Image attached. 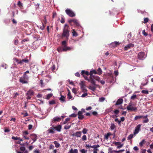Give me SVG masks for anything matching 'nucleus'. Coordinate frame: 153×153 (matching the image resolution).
Returning a JSON list of instances; mask_svg holds the SVG:
<instances>
[{
    "instance_id": "f03ea898",
    "label": "nucleus",
    "mask_w": 153,
    "mask_h": 153,
    "mask_svg": "<svg viewBox=\"0 0 153 153\" xmlns=\"http://www.w3.org/2000/svg\"><path fill=\"white\" fill-rule=\"evenodd\" d=\"M70 30L69 28L68 25L67 24H65L63 29V32L61 35V37L65 38L68 40V39L70 35Z\"/></svg>"
},
{
    "instance_id": "7c9ffc66",
    "label": "nucleus",
    "mask_w": 153,
    "mask_h": 153,
    "mask_svg": "<svg viewBox=\"0 0 153 153\" xmlns=\"http://www.w3.org/2000/svg\"><path fill=\"white\" fill-rule=\"evenodd\" d=\"M143 116L138 115L135 117L134 120H136L138 119L143 118Z\"/></svg>"
},
{
    "instance_id": "2eb2a0df",
    "label": "nucleus",
    "mask_w": 153,
    "mask_h": 153,
    "mask_svg": "<svg viewBox=\"0 0 153 153\" xmlns=\"http://www.w3.org/2000/svg\"><path fill=\"white\" fill-rule=\"evenodd\" d=\"M145 53L143 52H141L138 54V58L140 59H142L144 58Z\"/></svg>"
},
{
    "instance_id": "20e7f679",
    "label": "nucleus",
    "mask_w": 153,
    "mask_h": 153,
    "mask_svg": "<svg viewBox=\"0 0 153 153\" xmlns=\"http://www.w3.org/2000/svg\"><path fill=\"white\" fill-rule=\"evenodd\" d=\"M29 77L28 75H23L20 77L19 79V82L22 84H27L28 83V80Z\"/></svg>"
},
{
    "instance_id": "423d86ee",
    "label": "nucleus",
    "mask_w": 153,
    "mask_h": 153,
    "mask_svg": "<svg viewBox=\"0 0 153 153\" xmlns=\"http://www.w3.org/2000/svg\"><path fill=\"white\" fill-rule=\"evenodd\" d=\"M62 46L64 51H66L71 49L70 47H68L67 46V42L65 40L62 42Z\"/></svg>"
},
{
    "instance_id": "a211bd4d",
    "label": "nucleus",
    "mask_w": 153,
    "mask_h": 153,
    "mask_svg": "<svg viewBox=\"0 0 153 153\" xmlns=\"http://www.w3.org/2000/svg\"><path fill=\"white\" fill-rule=\"evenodd\" d=\"M148 115H146V116H143V118L145 119L143 120V122L144 123H147L149 121V120L147 118Z\"/></svg>"
},
{
    "instance_id": "69168bd1",
    "label": "nucleus",
    "mask_w": 153,
    "mask_h": 153,
    "mask_svg": "<svg viewBox=\"0 0 153 153\" xmlns=\"http://www.w3.org/2000/svg\"><path fill=\"white\" fill-rule=\"evenodd\" d=\"M72 91L74 94H76V91L75 88H73L72 90Z\"/></svg>"
},
{
    "instance_id": "bb28decb",
    "label": "nucleus",
    "mask_w": 153,
    "mask_h": 153,
    "mask_svg": "<svg viewBox=\"0 0 153 153\" xmlns=\"http://www.w3.org/2000/svg\"><path fill=\"white\" fill-rule=\"evenodd\" d=\"M73 32H72V35L75 37H76L78 36V34L75 31L74 29L72 30Z\"/></svg>"
},
{
    "instance_id": "4d7b16f0",
    "label": "nucleus",
    "mask_w": 153,
    "mask_h": 153,
    "mask_svg": "<svg viewBox=\"0 0 153 153\" xmlns=\"http://www.w3.org/2000/svg\"><path fill=\"white\" fill-rule=\"evenodd\" d=\"M77 114L74 113L72 114L70 116V117H76Z\"/></svg>"
},
{
    "instance_id": "9d476101",
    "label": "nucleus",
    "mask_w": 153,
    "mask_h": 153,
    "mask_svg": "<svg viewBox=\"0 0 153 153\" xmlns=\"http://www.w3.org/2000/svg\"><path fill=\"white\" fill-rule=\"evenodd\" d=\"M69 23L71 25V23L72 22H73L74 24L76 26H79V22H78V21L75 19H70L68 20Z\"/></svg>"
},
{
    "instance_id": "a19ab883",
    "label": "nucleus",
    "mask_w": 153,
    "mask_h": 153,
    "mask_svg": "<svg viewBox=\"0 0 153 153\" xmlns=\"http://www.w3.org/2000/svg\"><path fill=\"white\" fill-rule=\"evenodd\" d=\"M18 5L20 8L22 7V4L21 2L20 1H19L18 2Z\"/></svg>"
},
{
    "instance_id": "864d4df0",
    "label": "nucleus",
    "mask_w": 153,
    "mask_h": 153,
    "mask_svg": "<svg viewBox=\"0 0 153 153\" xmlns=\"http://www.w3.org/2000/svg\"><path fill=\"white\" fill-rule=\"evenodd\" d=\"M80 151L82 153H86L87 150H85L84 149H82L80 150Z\"/></svg>"
},
{
    "instance_id": "09e8293b",
    "label": "nucleus",
    "mask_w": 153,
    "mask_h": 153,
    "mask_svg": "<svg viewBox=\"0 0 153 153\" xmlns=\"http://www.w3.org/2000/svg\"><path fill=\"white\" fill-rule=\"evenodd\" d=\"M20 149L21 151H24L25 150V148L24 146H21Z\"/></svg>"
},
{
    "instance_id": "c9c22d12",
    "label": "nucleus",
    "mask_w": 153,
    "mask_h": 153,
    "mask_svg": "<svg viewBox=\"0 0 153 153\" xmlns=\"http://www.w3.org/2000/svg\"><path fill=\"white\" fill-rule=\"evenodd\" d=\"M145 142V140L144 139L142 141L139 143V145L141 147H142L143 146V145L144 143Z\"/></svg>"
},
{
    "instance_id": "6ab92c4d",
    "label": "nucleus",
    "mask_w": 153,
    "mask_h": 153,
    "mask_svg": "<svg viewBox=\"0 0 153 153\" xmlns=\"http://www.w3.org/2000/svg\"><path fill=\"white\" fill-rule=\"evenodd\" d=\"M81 74L82 76H84L85 74L88 76L90 75V73L88 71H86L85 70H82L81 72Z\"/></svg>"
},
{
    "instance_id": "ddd939ff",
    "label": "nucleus",
    "mask_w": 153,
    "mask_h": 153,
    "mask_svg": "<svg viewBox=\"0 0 153 153\" xmlns=\"http://www.w3.org/2000/svg\"><path fill=\"white\" fill-rule=\"evenodd\" d=\"M141 126V124L138 125L137 126L134 132V134H137L138 133L139 131L140 130V128Z\"/></svg>"
},
{
    "instance_id": "c85d7f7f",
    "label": "nucleus",
    "mask_w": 153,
    "mask_h": 153,
    "mask_svg": "<svg viewBox=\"0 0 153 153\" xmlns=\"http://www.w3.org/2000/svg\"><path fill=\"white\" fill-rule=\"evenodd\" d=\"M137 99V96L135 94H133L131 97V99L132 100H134Z\"/></svg>"
},
{
    "instance_id": "72a5a7b5",
    "label": "nucleus",
    "mask_w": 153,
    "mask_h": 153,
    "mask_svg": "<svg viewBox=\"0 0 153 153\" xmlns=\"http://www.w3.org/2000/svg\"><path fill=\"white\" fill-rule=\"evenodd\" d=\"M110 135L111 134L109 133H108L106 134H105L104 135L105 139L108 140Z\"/></svg>"
},
{
    "instance_id": "39448f33",
    "label": "nucleus",
    "mask_w": 153,
    "mask_h": 153,
    "mask_svg": "<svg viewBox=\"0 0 153 153\" xmlns=\"http://www.w3.org/2000/svg\"><path fill=\"white\" fill-rule=\"evenodd\" d=\"M86 148L88 149H90V148H92L94 149L93 153H97L98 151H99V149H98L100 147L99 145H93L92 146L89 145L88 144H86L85 146Z\"/></svg>"
},
{
    "instance_id": "774afa93",
    "label": "nucleus",
    "mask_w": 153,
    "mask_h": 153,
    "mask_svg": "<svg viewBox=\"0 0 153 153\" xmlns=\"http://www.w3.org/2000/svg\"><path fill=\"white\" fill-rule=\"evenodd\" d=\"M42 26H41L40 27V29L42 30H43L45 28V26H44V24H43V23L42 22Z\"/></svg>"
},
{
    "instance_id": "393cba45",
    "label": "nucleus",
    "mask_w": 153,
    "mask_h": 153,
    "mask_svg": "<svg viewBox=\"0 0 153 153\" xmlns=\"http://www.w3.org/2000/svg\"><path fill=\"white\" fill-rule=\"evenodd\" d=\"M60 95L61 96V97L59 98V100L63 102H65V97L64 96L62 95L61 93H60Z\"/></svg>"
},
{
    "instance_id": "f3484780",
    "label": "nucleus",
    "mask_w": 153,
    "mask_h": 153,
    "mask_svg": "<svg viewBox=\"0 0 153 153\" xmlns=\"http://www.w3.org/2000/svg\"><path fill=\"white\" fill-rule=\"evenodd\" d=\"M123 101V100L122 99H118L116 102L115 105H119L122 104Z\"/></svg>"
},
{
    "instance_id": "5fc2aeb1",
    "label": "nucleus",
    "mask_w": 153,
    "mask_h": 153,
    "mask_svg": "<svg viewBox=\"0 0 153 153\" xmlns=\"http://www.w3.org/2000/svg\"><path fill=\"white\" fill-rule=\"evenodd\" d=\"M142 34L145 36H147L148 35V34L145 32V30H144L142 32Z\"/></svg>"
},
{
    "instance_id": "6e6552de",
    "label": "nucleus",
    "mask_w": 153,
    "mask_h": 153,
    "mask_svg": "<svg viewBox=\"0 0 153 153\" xmlns=\"http://www.w3.org/2000/svg\"><path fill=\"white\" fill-rule=\"evenodd\" d=\"M127 109L128 111H136L137 110V107H133L131 102L129 103L127 107Z\"/></svg>"
},
{
    "instance_id": "7ed1b4c3",
    "label": "nucleus",
    "mask_w": 153,
    "mask_h": 153,
    "mask_svg": "<svg viewBox=\"0 0 153 153\" xmlns=\"http://www.w3.org/2000/svg\"><path fill=\"white\" fill-rule=\"evenodd\" d=\"M52 126L50 127L48 130L47 132L48 134H54L55 133V130L60 132L61 131L62 126L59 125L57 126H55L51 125Z\"/></svg>"
},
{
    "instance_id": "13d9d810",
    "label": "nucleus",
    "mask_w": 153,
    "mask_h": 153,
    "mask_svg": "<svg viewBox=\"0 0 153 153\" xmlns=\"http://www.w3.org/2000/svg\"><path fill=\"white\" fill-rule=\"evenodd\" d=\"M115 121L117 122L119 125H120V124L121 121L118 120V118H116L115 119Z\"/></svg>"
},
{
    "instance_id": "412c9836",
    "label": "nucleus",
    "mask_w": 153,
    "mask_h": 153,
    "mask_svg": "<svg viewBox=\"0 0 153 153\" xmlns=\"http://www.w3.org/2000/svg\"><path fill=\"white\" fill-rule=\"evenodd\" d=\"M69 152L70 153H78V151L76 149H71L70 150Z\"/></svg>"
},
{
    "instance_id": "a18cd8bd",
    "label": "nucleus",
    "mask_w": 153,
    "mask_h": 153,
    "mask_svg": "<svg viewBox=\"0 0 153 153\" xmlns=\"http://www.w3.org/2000/svg\"><path fill=\"white\" fill-rule=\"evenodd\" d=\"M114 112L116 115H118L119 112V111L118 109H116L114 111Z\"/></svg>"
},
{
    "instance_id": "4c0bfd02",
    "label": "nucleus",
    "mask_w": 153,
    "mask_h": 153,
    "mask_svg": "<svg viewBox=\"0 0 153 153\" xmlns=\"http://www.w3.org/2000/svg\"><path fill=\"white\" fill-rule=\"evenodd\" d=\"M79 85H80L81 87L85 86L84 82V81H81V82L79 83Z\"/></svg>"
},
{
    "instance_id": "4468645a",
    "label": "nucleus",
    "mask_w": 153,
    "mask_h": 153,
    "mask_svg": "<svg viewBox=\"0 0 153 153\" xmlns=\"http://www.w3.org/2000/svg\"><path fill=\"white\" fill-rule=\"evenodd\" d=\"M134 46V45L132 43H130L126 46L124 48V50L126 51L131 48H132Z\"/></svg>"
},
{
    "instance_id": "8fccbe9b",
    "label": "nucleus",
    "mask_w": 153,
    "mask_h": 153,
    "mask_svg": "<svg viewBox=\"0 0 153 153\" xmlns=\"http://www.w3.org/2000/svg\"><path fill=\"white\" fill-rule=\"evenodd\" d=\"M133 137V135L132 134H130L128 136V140H131V139Z\"/></svg>"
},
{
    "instance_id": "680f3d73",
    "label": "nucleus",
    "mask_w": 153,
    "mask_h": 153,
    "mask_svg": "<svg viewBox=\"0 0 153 153\" xmlns=\"http://www.w3.org/2000/svg\"><path fill=\"white\" fill-rule=\"evenodd\" d=\"M61 22L62 24H63L65 23V19L63 17H61V19L60 21Z\"/></svg>"
},
{
    "instance_id": "cd10ccee",
    "label": "nucleus",
    "mask_w": 153,
    "mask_h": 153,
    "mask_svg": "<svg viewBox=\"0 0 153 153\" xmlns=\"http://www.w3.org/2000/svg\"><path fill=\"white\" fill-rule=\"evenodd\" d=\"M116 126L114 123H111L110 128L111 130H113L115 128H116Z\"/></svg>"
},
{
    "instance_id": "aec40b11",
    "label": "nucleus",
    "mask_w": 153,
    "mask_h": 153,
    "mask_svg": "<svg viewBox=\"0 0 153 153\" xmlns=\"http://www.w3.org/2000/svg\"><path fill=\"white\" fill-rule=\"evenodd\" d=\"M116 146H118L117 147V148H120L122 147L123 146V144H121V143L120 142H117L114 143Z\"/></svg>"
},
{
    "instance_id": "58836bf2",
    "label": "nucleus",
    "mask_w": 153,
    "mask_h": 153,
    "mask_svg": "<svg viewBox=\"0 0 153 153\" xmlns=\"http://www.w3.org/2000/svg\"><path fill=\"white\" fill-rule=\"evenodd\" d=\"M69 92L68 93V98L69 99H71L72 98V97L71 95V93L69 91V90H68Z\"/></svg>"
},
{
    "instance_id": "0eeeda50",
    "label": "nucleus",
    "mask_w": 153,
    "mask_h": 153,
    "mask_svg": "<svg viewBox=\"0 0 153 153\" xmlns=\"http://www.w3.org/2000/svg\"><path fill=\"white\" fill-rule=\"evenodd\" d=\"M15 61L18 64H20L21 65L23 64L24 63H28L29 62V60L28 59H23L22 60L19 61L17 59L15 58Z\"/></svg>"
},
{
    "instance_id": "1a4fd4ad",
    "label": "nucleus",
    "mask_w": 153,
    "mask_h": 153,
    "mask_svg": "<svg viewBox=\"0 0 153 153\" xmlns=\"http://www.w3.org/2000/svg\"><path fill=\"white\" fill-rule=\"evenodd\" d=\"M65 11L66 14L70 17H73L75 16L74 12L69 9L66 10Z\"/></svg>"
},
{
    "instance_id": "0e129e2a",
    "label": "nucleus",
    "mask_w": 153,
    "mask_h": 153,
    "mask_svg": "<svg viewBox=\"0 0 153 153\" xmlns=\"http://www.w3.org/2000/svg\"><path fill=\"white\" fill-rule=\"evenodd\" d=\"M98 82H100L102 85H104L105 83V82L103 80H100V79L99 81H97Z\"/></svg>"
},
{
    "instance_id": "052dcab7",
    "label": "nucleus",
    "mask_w": 153,
    "mask_h": 153,
    "mask_svg": "<svg viewBox=\"0 0 153 153\" xmlns=\"http://www.w3.org/2000/svg\"><path fill=\"white\" fill-rule=\"evenodd\" d=\"M89 88L92 91H94V90H95L96 88L93 86H90L89 87Z\"/></svg>"
},
{
    "instance_id": "b1692460",
    "label": "nucleus",
    "mask_w": 153,
    "mask_h": 153,
    "mask_svg": "<svg viewBox=\"0 0 153 153\" xmlns=\"http://www.w3.org/2000/svg\"><path fill=\"white\" fill-rule=\"evenodd\" d=\"M97 71V74H98L99 75H101L102 74V71L101 69V68H98Z\"/></svg>"
},
{
    "instance_id": "c03bdc74",
    "label": "nucleus",
    "mask_w": 153,
    "mask_h": 153,
    "mask_svg": "<svg viewBox=\"0 0 153 153\" xmlns=\"http://www.w3.org/2000/svg\"><path fill=\"white\" fill-rule=\"evenodd\" d=\"M83 76L85 80H88L89 82H90L91 79H90V77H89V79H88V77L86 76L85 75H84V76Z\"/></svg>"
},
{
    "instance_id": "473e14b6",
    "label": "nucleus",
    "mask_w": 153,
    "mask_h": 153,
    "mask_svg": "<svg viewBox=\"0 0 153 153\" xmlns=\"http://www.w3.org/2000/svg\"><path fill=\"white\" fill-rule=\"evenodd\" d=\"M53 95V94H48L46 96V99H47V100L49 99Z\"/></svg>"
},
{
    "instance_id": "2f4dec72",
    "label": "nucleus",
    "mask_w": 153,
    "mask_h": 153,
    "mask_svg": "<svg viewBox=\"0 0 153 153\" xmlns=\"http://www.w3.org/2000/svg\"><path fill=\"white\" fill-rule=\"evenodd\" d=\"M111 44L114 46H116L117 45H118L120 44V43L119 42H114L112 43Z\"/></svg>"
},
{
    "instance_id": "de8ad7c7",
    "label": "nucleus",
    "mask_w": 153,
    "mask_h": 153,
    "mask_svg": "<svg viewBox=\"0 0 153 153\" xmlns=\"http://www.w3.org/2000/svg\"><path fill=\"white\" fill-rule=\"evenodd\" d=\"M105 100V98L103 97H102L99 98V100L100 102H102L104 101Z\"/></svg>"
},
{
    "instance_id": "6e6d98bb",
    "label": "nucleus",
    "mask_w": 153,
    "mask_h": 153,
    "mask_svg": "<svg viewBox=\"0 0 153 153\" xmlns=\"http://www.w3.org/2000/svg\"><path fill=\"white\" fill-rule=\"evenodd\" d=\"M85 86H84L81 87V88L82 89V91H84L85 92V91H87V90L85 88Z\"/></svg>"
},
{
    "instance_id": "37998d69",
    "label": "nucleus",
    "mask_w": 153,
    "mask_h": 153,
    "mask_svg": "<svg viewBox=\"0 0 153 153\" xmlns=\"http://www.w3.org/2000/svg\"><path fill=\"white\" fill-rule=\"evenodd\" d=\"M70 118H66L64 122V124H65L67 123V122L69 121H70Z\"/></svg>"
},
{
    "instance_id": "338daca9",
    "label": "nucleus",
    "mask_w": 153,
    "mask_h": 153,
    "mask_svg": "<svg viewBox=\"0 0 153 153\" xmlns=\"http://www.w3.org/2000/svg\"><path fill=\"white\" fill-rule=\"evenodd\" d=\"M92 114L94 115L95 116H97L98 114L97 112L96 111H93L92 113Z\"/></svg>"
},
{
    "instance_id": "f8f14e48",
    "label": "nucleus",
    "mask_w": 153,
    "mask_h": 153,
    "mask_svg": "<svg viewBox=\"0 0 153 153\" xmlns=\"http://www.w3.org/2000/svg\"><path fill=\"white\" fill-rule=\"evenodd\" d=\"M30 137L31 139L33 141V142H35L37 139V135L34 134L30 135Z\"/></svg>"
},
{
    "instance_id": "e2e57ef3",
    "label": "nucleus",
    "mask_w": 153,
    "mask_h": 153,
    "mask_svg": "<svg viewBox=\"0 0 153 153\" xmlns=\"http://www.w3.org/2000/svg\"><path fill=\"white\" fill-rule=\"evenodd\" d=\"M55 103V102L54 100H52L49 102V104L51 105L54 104Z\"/></svg>"
},
{
    "instance_id": "79ce46f5",
    "label": "nucleus",
    "mask_w": 153,
    "mask_h": 153,
    "mask_svg": "<svg viewBox=\"0 0 153 153\" xmlns=\"http://www.w3.org/2000/svg\"><path fill=\"white\" fill-rule=\"evenodd\" d=\"M12 139L14 140H17L20 139L19 137L14 136L12 137Z\"/></svg>"
},
{
    "instance_id": "f257e3e1",
    "label": "nucleus",
    "mask_w": 153,
    "mask_h": 153,
    "mask_svg": "<svg viewBox=\"0 0 153 153\" xmlns=\"http://www.w3.org/2000/svg\"><path fill=\"white\" fill-rule=\"evenodd\" d=\"M97 74V71L94 70L91 71L90 72V82L94 85H96L95 81L94 79L97 81H99L100 80V77L97 76L93 75V74Z\"/></svg>"
},
{
    "instance_id": "5701e85b",
    "label": "nucleus",
    "mask_w": 153,
    "mask_h": 153,
    "mask_svg": "<svg viewBox=\"0 0 153 153\" xmlns=\"http://www.w3.org/2000/svg\"><path fill=\"white\" fill-rule=\"evenodd\" d=\"M61 120V119L60 117H56L54 118L53 119L52 121L53 122H56V121L59 122Z\"/></svg>"
},
{
    "instance_id": "f704fd0d",
    "label": "nucleus",
    "mask_w": 153,
    "mask_h": 153,
    "mask_svg": "<svg viewBox=\"0 0 153 153\" xmlns=\"http://www.w3.org/2000/svg\"><path fill=\"white\" fill-rule=\"evenodd\" d=\"M88 131V130L86 128H83L82 130V132L84 134H86L87 133Z\"/></svg>"
},
{
    "instance_id": "ea45409f",
    "label": "nucleus",
    "mask_w": 153,
    "mask_h": 153,
    "mask_svg": "<svg viewBox=\"0 0 153 153\" xmlns=\"http://www.w3.org/2000/svg\"><path fill=\"white\" fill-rule=\"evenodd\" d=\"M141 93L145 94H149V91L146 90H142L141 91Z\"/></svg>"
},
{
    "instance_id": "bf43d9fd",
    "label": "nucleus",
    "mask_w": 153,
    "mask_h": 153,
    "mask_svg": "<svg viewBox=\"0 0 153 153\" xmlns=\"http://www.w3.org/2000/svg\"><path fill=\"white\" fill-rule=\"evenodd\" d=\"M18 40L17 39H15L14 40V44L15 45H17L18 44Z\"/></svg>"
},
{
    "instance_id": "e433bc0d",
    "label": "nucleus",
    "mask_w": 153,
    "mask_h": 153,
    "mask_svg": "<svg viewBox=\"0 0 153 153\" xmlns=\"http://www.w3.org/2000/svg\"><path fill=\"white\" fill-rule=\"evenodd\" d=\"M149 19L148 18H145L144 19V22H143V23L146 24L148 22Z\"/></svg>"
},
{
    "instance_id": "c756f323",
    "label": "nucleus",
    "mask_w": 153,
    "mask_h": 153,
    "mask_svg": "<svg viewBox=\"0 0 153 153\" xmlns=\"http://www.w3.org/2000/svg\"><path fill=\"white\" fill-rule=\"evenodd\" d=\"M53 143L55 145V147L56 148H58L60 146V144L57 141H54Z\"/></svg>"
},
{
    "instance_id": "a878e982",
    "label": "nucleus",
    "mask_w": 153,
    "mask_h": 153,
    "mask_svg": "<svg viewBox=\"0 0 153 153\" xmlns=\"http://www.w3.org/2000/svg\"><path fill=\"white\" fill-rule=\"evenodd\" d=\"M57 50L59 52H62L64 51L63 48L62 47H62H59L57 49Z\"/></svg>"
},
{
    "instance_id": "dca6fc26",
    "label": "nucleus",
    "mask_w": 153,
    "mask_h": 153,
    "mask_svg": "<svg viewBox=\"0 0 153 153\" xmlns=\"http://www.w3.org/2000/svg\"><path fill=\"white\" fill-rule=\"evenodd\" d=\"M82 111H79L78 112V118L79 120H82L84 118V116L82 114Z\"/></svg>"
},
{
    "instance_id": "603ef678",
    "label": "nucleus",
    "mask_w": 153,
    "mask_h": 153,
    "mask_svg": "<svg viewBox=\"0 0 153 153\" xmlns=\"http://www.w3.org/2000/svg\"><path fill=\"white\" fill-rule=\"evenodd\" d=\"M14 96L13 98L14 99H16V97L19 95V94L18 92H16V93H14Z\"/></svg>"
},
{
    "instance_id": "4be33fe9",
    "label": "nucleus",
    "mask_w": 153,
    "mask_h": 153,
    "mask_svg": "<svg viewBox=\"0 0 153 153\" xmlns=\"http://www.w3.org/2000/svg\"><path fill=\"white\" fill-rule=\"evenodd\" d=\"M34 94V92L32 90H30L27 91L26 95L29 96L33 95Z\"/></svg>"
},
{
    "instance_id": "9b49d317",
    "label": "nucleus",
    "mask_w": 153,
    "mask_h": 153,
    "mask_svg": "<svg viewBox=\"0 0 153 153\" xmlns=\"http://www.w3.org/2000/svg\"><path fill=\"white\" fill-rule=\"evenodd\" d=\"M82 134V132L81 131H78L76 132L75 133H74L72 134V136H75L76 137H81Z\"/></svg>"
},
{
    "instance_id": "3c124183",
    "label": "nucleus",
    "mask_w": 153,
    "mask_h": 153,
    "mask_svg": "<svg viewBox=\"0 0 153 153\" xmlns=\"http://www.w3.org/2000/svg\"><path fill=\"white\" fill-rule=\"evenodd\" d=\"M71 125L65 126H64V129H68L70 128L71 127Z\"/></svg>"
},
{
    "instance_id": "49530a36",
    "label": "nucleus",
    "mask_w": 153,
    "mask_h": 153,
    "mask_svg": "<svg viewBox=\"0 0 153 153\" xmlns=\"http://www.w3.org/2000/svg\"><path fill=\"white\" fill-rule=\"evenodd\" d=\"M82 139L83 141H85L87 139L86 136L85 135H83L82 137Z\"/></svg>"
}]
</instances>
